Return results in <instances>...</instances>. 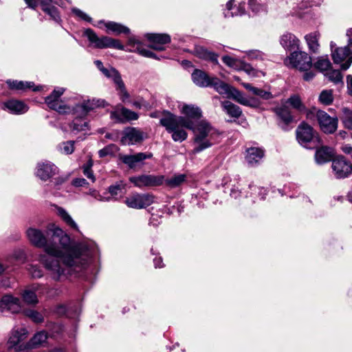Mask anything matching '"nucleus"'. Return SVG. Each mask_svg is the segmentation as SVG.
<instances>
[{"instance_id":"obj_53","label":"nucleus","mask_w":352,"mask_h":352,"mask_svg":"<svg viewBox=\"0 0 352 352\" xmlns=\"http://www.w3.org/2000/svg\"><path fill=\"white\" fill-rule=\"evenodd\" d=\"M237 70H243L248 74L254 76L256 75L255 69L250 64L245 63L244 62H239V65Z\"/></svg>"},{"instance_id":"obj_55","label":"nucleus","mask_w":352,"mask_h":352,"mask_svg":"<svg viewBox=\"0 0 352 352\" xmlns=\"http://www.w3.org/2000/svg\"><path fill=\"white\" fill-rule=\"evenodd\" d=\"M117 89L119 91L118 94H119L120 98L122 100V101L124 102H126V100L129 98L130 95L128 93V91H126L124 84L118 87Z\"/></svg>"},{"instance_id":"obj_30","label":"nucleus","mask_w":352,"mask_h":352,"mask_svg":"<svg viewBox=\"0 0 352 352\" xmlns=\"http://www.w3.org/2000/svg\"><path fill=\"white\" fill-rule=\"evenodd\" d=\"M65 91V89L63 87L55 88L52 94L45 99V102L47 107L51 109L54 108V107L61 101L60 98L64 94Z\"/></svg>"},{"instance_id":"obj_43","label":"nucleus","mask_w":352,"mask_h":352,"mask_svg":"<svg viewBox=\"0 0 352 352\" xmlns=\"http://www.w3.org/2000/svg\"><path fill=\"white\" fill-rule=\"evenodd\" d=\"M71 131L74 133H78L87 129L88 124L87 122L75 118L72 123L69 125Z\"/></svg>"},{"instance_id":"obj_56","label":"nucleus","mask_w":352,"mask_h":352,"mask_svg":"<svg viewBox=\"0 0 352 352\" xmlns=\"http://www.w3.org/2000/svg\"><path fill=\"white\" fill-rule=\"evenodd\" d=\"M28 270L33 278H41L43 276V272L37 265H30Z\"/></svg>"},{"instance_id":"obj_33","label":"nucleus","mask_w":352,"mask_h":352,"mask_svg":"<svg viewBox=\"0 0 352 352\" xmlns=\"http://www.w3.org/2000/svg\"><path fill=\"white\" fill-rule=\"evenodd\" d=\"M38 287L33 286L32 289H25L21 292V296L23 301L28 305H36L38 303V298L36 291Z\"/></svg>"},{"instance_id":"obj_62","label":"nucleus","mask_w":352,"mask_h":352,"mask_svg":"<svg viewBox=\"0 0 352 352\" xmlns=\"http://www.w3.org/2000/svg\"><path fill=\"white\" fill-rule=\"evenodd\" d=\"M302 78L305 81L311 80L316 76V73L314 71H311L310 69L304 71Z\"/></svg>"},{"instance_id":"obj_39","label":"nucleus","mask_w":352,"mask_h":352,"mask_svg":"<svg viewBox=\"0 0 352 352\" xmlns=\"http://www.w3.org/2000/svg\"><path fill=\"white\" fill-rule=\"evenodd\" d=\"M342 115L340 120L344 126L349 130H352V111L347 108L344 107L342 109Z\"/></svg>"},{"instance_id":"obj_51","label":"nucleus","mask_w":352,"mask_h":352,"mask_svg":"<svg viewBox=\"0 0 352 352\" xmlns=\"http://www.w3.org/2000/svg\"><path fill=\"white\" fill-rule=\"evenodd\" d=\"M52 109L60 114H70L72 113V107L63 104L62 101L58 103L56 107Z\"/></svg>"},{"instance_id":"obj_24","label":"nucleus","mask_w":352,"mask_h":352,"mask_svg":"<svg viewBox=\"0 0 352 352\" xmlns=\"http://www.w3.org/2000/svg\"><path fill=\"white\" fill-rule=\"evenodd\" d=\"M193 54L199 58L210 60L214 64H219L218 54L208 51L204 47L197 45L193 50Z\"/></svg>"},{"instance_id":"obj_12","label":"nucleus","mask_w":352,"mask_h":352,"mask_svg":"<svg viewBox=\"0 0 352 352\" xmlns=\"http://www.w3.org/2000/svg\"><path fill=\"white\" fill-rule=\"evenodd\" d=\"M332 168L337 178L346 177L352 173L351 163L342 155L333 160Z\"/></svg>"},{"instance_id":"obj_47","label":"nucleus","mask_w":352,"mask_h":352,"mask_svg":"<svg viewBox=\"0 0 352 352\" xmlns=\"http://www.w3.org/2000/svg\"><path fill=\"white\" fill-rule=\"evenodd\" d=\"M119 148L113 144H111L102 149H100L98 151V155L100 157H104L108 155H113L116 152H118Z\"/></svg>"},{"instance_id":"obj_64","label":"nucleus","mask_w":352,"mask_h":352,"mask_svg":"<svg viewBox=\"0 0 352 352\" xmlns=\"http://www.w3.org/2000/svg\"><path fill=\"white\" fill-rule=\"evenodd\" d=\"M347 91L350 96H352V76H346Z\"/></svg>"},{"instance_id":"obj_48","label":"nucleus","mask_w":352,"mask_h":352,"mask_svg":"<svg viewBox=\"0 0 352 352\" xmlns=\"http://www.w3.org/2000/svg\"><path fill=\"white\" fill-rule=\"evenodd\" d=\"M124 188V185L122 182H120L110 186L108 188V191L111 195L114 197L121 193Z\"/></svg>"},{"instance_id":"obj_40","label":"nucleus","mask_w":352,"mask_h":352,"mask_svg":"<svg viewBox=\"0 0 352 352\" xmlns=\"http://www.w3.org/2000/svg\"><path fill=\"white\" fill-rule=\"evenodd\" d=\"M57 213L69 226L74 230H78L77 224L65 209L58 207L57 208Z\"/></svg>"},{"instance_id":"obj_32","label":"nucleus","mask_w":352,"mask_h":352,"mask_svg":"<svg viewBox=\"0 0 352 352\" xmlns=\"http://www.w3.org/2000/svg\"><path fill=\"white\" fill-rule=\"evenodd\" d=\"M41 6L42 10L48 14L51 19L58 23H60V17L58 9L56 7L51 6L50 3L45 2V1H41Z\"/></svg>"},{"instance_id":"obj_25","label":"nucleus","mask_w":352,"mask_h":352,"mask_svg":"<svg viewBox=\"0 0 352 352\" xmlns=\"http://www.w3.org/2000/svg\"><path fill=\"white\" fill-rule=\"evenodd\" d=\"M182 114L185 115V118L190 120L199 119L201 116V110L193 104H183L180 109Z\"/></svg>"},{"instance_id":"obj_42","label":"nucleus","mask_w":352,"mask_h":352,"mask_svg":"<svg viewBox=\"0 0 352 352\" xmlns=\"http://www.w3.org/2000/svg\"><path fill=\"white\" fill-rule=\"evenodd\" d=\"M318 100L322 104H331L333 101V91L331 89L322 90L319 95Z\"/></svg>"},{"instance_id":"obj_22","label":"nucleus","mask_w":352,"mask_h":352,"mask_svg":"<svg viewBox=\"0 0 352 352\" xmlns=\"http://www.w3.org/2000/svg\"><path fill=\"white\" fill-rule=\"evenodd\" d=\"M280 43L286 50L292 51L299 48L300 40L292 33L286 32L280 36Z\"/></svg>"},{"instance_id":"obj_38","label":"nucleus","mask_w":352,"mask_h":352,"mask_svg":"<svg viewBox=\"0 0 352 352\" xmlns=\"http://www.w3.org/2000/svg\"><path fill=\"white\" fill-rule=\"evenodd\" d=\"M186 180V175L185 174H178L166 179L165 184L170 188H176L184 184Z\"/></svg>"},{"instance_id":"obj_41","label":"nucleus","mask_w":352,"mask_h":352,"mask_svg":"<svg viewBox=\"0 0 352 352\" xmlns=\"http://www.w3.org/2000/svg\"><path fill=\"white\" fill-rule=\"evenodd\" d=\"M88 113L98 107H104L106 102L102 99L92 98L82 102Z\"/></svg>"},{"instance_id":"obj_50","label":"nucleus","mask_w":352,"mask_h":352,"mask_svg":"<svg viewBox=\"0 0 352 352\" xmlns=\"http://www.w3.org/2000/svg\"><path fill=\"white\" fill-rule=\"evenodd\" d=\"M25 314L36 323H39L43 321V316L35 310L28 309L25 311Z\"/></svg>"},{"instance_id":"obj_6","label":"nucleus","mask_w":352,"mask_h":352,"mask_svg":"<svg viewBox=\"0 0 352 352\" xmlns=\"http://www.w3.org/2000/svg\"><path fill=\"white\" fill-rule=\"evenodd\" d=\"M285 64L300 71H307L313 65L311 56L302 51H294L285 60Z\"/></svg>"},{"instance_id":"obj_10","label":"nucleus","mask_w":352,"mask_h":352,"mask_svg":"<svg viewBox=\"0 0 352 352\" xmlns=\"http://www.w3.org/2000/svg\"><path fill=\"white\" fill-rule=\"evenodd\" d=\"M153 196L148 193H135L126 197L124 202L129 208L141 209L151 205L153 203Z\"/></svg>"},{"instance_id":"obj_57","label":"nucleus","mask_w":352,"mask_h":352,"mask_svg":"<svg viewBox=\"0 0 352 352\" xmlns=\"http://www.w3.org/2000/svg\"><path fill=\"white\" fill-rule=\"evenodd\" d=\"M247 55L250 59H261L264 58L265 54L258 50H251L247 52Z\"/></svg>"},{"instance_id":"obj_44","label":"nucleus","mask_w":352,"mask_h":352,"mask_svg":"<svg viewBox=\"0 0 352 352\" xmlns=\"http://www.w3.org/2000/svg\"><path fill=\"white\" fill-rule=\"evenodd\" d=\"M324 76L331 82L338 84L342 82L343 76L338 69H331L324 73Z\"/></svg>"},{"instance_id":"obj_31","label":"nucleus","mask_w":352,"mask_h":352,"mask_svg":"<svg viewBox=\"0 0 352 352\" xmlns=\"http://www.w3.org/2000/svg\"><path fill=\"white\" fill-rule=\"evenodd\" d=\"M320 34L318 32L309 33L305 36V41L309 50L314 53H317L320 47L319 44Z\"/></svg>"},{"instance_id":"obj_2","label":"nucleus","mask_w":352,"mask_h":352,"mask_svg":"<svg viewBox=\"0 0 352 352\" xmlns=\"http://www.w3.org/2000/svg\"><path fill=\"white\" fill-rule=\"evenodd\" d=\"M162 114L160 123L171 134L173 141L182 142L186 140L188 133L185 129L192 131L196 144L192 153H199L212 145V140L217 131L206 120H202L195 124L192 120L176 116L168 111H163Z\"/></svg>"},{"instance_id":"obj_26","label":"nucleus","mask_w":352,"mask_h":352,"mask_svg":"<svg viewBox=\"0 0 352 352\" xmlns=\"http://www.w3.org/2000/svg\"><path fill=\"white\" fill-rule=\"evenodd\" d=\"M234 1L233 0H230L226 3V9L224 11L225 17L242 15L245 13L244 3H239L236 5L234 4Z\"/></svg>"},{"instance_id":"obj_29","label":"nucleus","mask_w":352,"mask_h":352,"mask_svg":"<svg viewBox=\"0 0 352 352\" xmlns=\"http://www.w3.org/2000/svg\"><path fill=\"white\" fill-rule=\"evenodd\" d=\"M333 156V149L330 147L322 146L316 150L315 159L318 164H324L329 162Z\"/></svg>"},{"instance_id":"obj_46","label":"nucleus","mask_w":352,"mask_h":352,"mask_svg":"<svg viewBox=\"0 0 352 352\" xmlns=\"http://www.w3.org/2000/svg\"><path fill=\"white\" fill-rule=\"evenodd\" d=\"M71 113L75 116V118H81L86 116L88 113V111L82 102L72 107Z\"/></svg>"},{"instance_id":"obj_9","label":"nucleus","mask_w":352,"mask_h":352,"mask_svg":"<svg viewBox=\"0 0 352 352\" xmlns=\"http://www.w3.org/2000/svg\"><path fill=\"white\" fill-rule=\"evenodd\" d=\"M129 181L136 187H154L163 184L164 177L163 175H141L130 177Z\"/></svg>"},{"instance_id":"obj_16","label":"nucleus","mask_w":352,"mask_h":352,"mask_svg":"<svg viewBox=\"0 0 352 352\" xmlns=\"http://www.w3.org/2000/svg\"><path fill=\"white\" fill-rule=\"evenodd\" d=\"M145 36L150 42L148 47L157 51L164 50V45L170 41V36L166 34L148 33Z\"/></svg>"},{"instance_id":"obj_27","label":"nucleus","mask_w":352,"mask_h":352,"mask_svg":"<svg viewBox=\"0 0 352 352\" xmlns=\"http://www.w3.org/2000/svg\"><path fill=\"white\" fill-rule=\"evenodd\" d=\"M28 331L24 328L14 329L10 336L8 344L9 348L15 347L18 344L25 340L27 337Z\"/></svg>"},{"instance_id":"obj_23","label":"nucleus","mask_w":352,"mask_h":352,"mask_svg":"<svg viewBox=\"0 0 352 352\" xmlns=\"http://www.w3.org/2000/svg\"><path fill=\"white\" fill-rule=\"evenodd\" d=\"M264 156V151L260 148L251 147L246 150L245 160L250 166L259 163Z\"/></svg>"},{"instance_id":"obj_60","label":"nucleus","mask_w":352,"mask_h":352,"mask_svg":"<svg viewBox=\"0 0 352 352\" xmlns=\"http://www.w3.org/2000/svg\"><path fill=\"white\" fill-rule=\"evenodd\" d=\"M90 194L94 199H96V200L100 201H109L111 199V198L110 197H103L96 190L91 191Z\"/></svg>"},{"instance_id":"obj_59","label":"nucleus","mask_w":352,"mask_h":352,"mask_svg":"<svg viewBox=\"0 0 352 352\" xmlns=\"http://www.w3.org/2000/svg\"><path fill=\"white\" fill-rule=\"evenodd\" d=\"M109 78H111L113 80L117 87L124 84L122 80L120 74L116 69L113 72L112 76Z\"/></svg>"},{"instance_id":"obj_61","label":"nucleus","mask_w":352,"mask_h":352,"mask_svg":"<svg viewBox=\"0 0 352 352\" xmlns=\"http://www.w3.org/2000/svg\"><path fill=\"white\" fill-rule=\"evenodd\" d=\"M127 45L131 47L130 49H136L137 46H142L141 43L134 36L129 38Z\"/></svg>"},{"instance_id":"obj_3","label":"nucleus","mask_w":352,"mask_h":352,"mask_svg":"<svg viewBox=\"0 0 352 352\" xmlns=\"http://www.w3.org/2000/svg\"><path fill=\"white\" fill-rule=\"evenodd\" d=\"M87 252L85 247L81 245L72 248L70 247L69 244L68 245L67 251H65L63 255L58 259L61 265H64L65 260L69 261L73 265L68 267L65 275L61 277L58 280L66 278L67 274H71L72 271H75V269H73V267L82 266L85 264L88 256Z\"/></svg>"},{"instance_id":"obj_19","label":"nucleus","mask_w":352,"mask_h":352,"mask_svg":"<svg viewBox=\"0 0 352 352\" xmlns=\"http://www.w3.org/2000/svg\"><path fill=\"white\" fill-rule=\"evenodd\" d=\"M111 118L118 122L124 123L138 119V114L124 107L117 109L111 112Z\"/></svg>"},{"instance_id":"obj_11","label":"nucleus","mask_w":352,"mask_h":352,"mask_svg":"<svg viewBox=\"0 0 352 352\" xmlns=\"http://www.w3.org/2000/svg\"><path fill=\"white\" fill-rule=\"evenodd\" d=\"M152 157L153 154L151 153L141 152L133 155L120 154L119 155V159L129 168L133 169L138 166H143L144 161L147 159H151Z\"/></svg>"},{"instance_id":"obj_7","label":"nucleus","mask_w":352,"mask_h":352,"mask_svg":"<svg viewBox=\"0 0 352 352\" xmlns=\"http://www.w3.org/2000/svg\"><path fill=\"white\" fill-rule=\"evenodd\" d=\"M330 47L331 57L334 63H342L341 69L342 70L348 69L352 63V56H350V54H352L349 52L348 48L346 47H338L333 41L331 42Z\"/></svg>"},{"instance_id":"obj_34","label":"nucleus","mask_w":352,"mask_h":352,"mask_svg":"<svg viewBox=\"0 0 352 352\" xmlns=\"http://www.w3.org/2000/svg\"><path fill=\"white\" fill-rule=\"evenodd\" d=\"M221 104L226 113L231 117L238 118L241 116L242 111L239 106L230 101L222 102Z\"/></svg>"},{"instance_id":"obj_28","label":"nucleus","mask_w":352,"mask_h":352,"mask_svg":"<svg viewBox=\"0 0 352 352\" xmlns=\"http://www.w3.org/2000/svg\"><path fill=\"white\" fill-rule=\"evenodd\" d=\"M241 85L252 94L263 100H271L274 98L273 94L270 91L252 86L250 83L242 82Z\"/></svg>"},{"instance_id":"obj_35","label":"nucleus","mask_w":352,"mask_h":352,"mask_svg":"<svg viewBox=\"0 0 352 352\" xmlns=\"http://www.w3.org/2000/svg\"><path fill=\"white\" fill-rule=\"evenodd\" d=\"M104 25L108 32H112L116 34H120L122 33L129 34L130 32L127 27L113 21L107 22L104 23Z\"/></svg>"},{"instance_id":"obj_18","label":"nucleus","mask_w":352,"mask_h":352,"mask_svg":"<svg viewBox=\"0 0 352 352\" xmlns=\"http://www.w3.org/2000/svg\"><path fill=\"white\" fill-rule=\"evenodd\" d=\"M273 111L280 119L281 123H279V125L281 128L285 131L288 130L287 125L293 120V116L289 107L284 103L274 108Z\"/></svg>"},{"instance_id":"obj_54","label":"nucleus","mask_w":352,"mask_h":352,"mask_svg":"<svg viewBox=\"0 0 352 352\" xmlns=\"http://www.w3.org/2000/svg\"><path fill=\"white\" fill-rule=\"evenodd\" d=\"M125 50L130 52H137L141 56L147 58L151 56V51L143 48L142 46H137L136 49H128Z\"/></svg>"},{"instance_id":"obj_45","label":"nucleus","mask_w":352,"mask_h":352,"mask_svg":"<svg viewBox=\"0 0 352 352\" xmlns=\"http://www.w3.org/2000/svg\"><path fill=\"white\" fill-rule=\"evenodd\" d=\"M74 141L63 142L58 145V149L61 153L72 154L74 151Z\"/></svg>"},{"instance_id":"obj_49","label":"nucleus","mask_w":352,"mask_h":352,"mask_svg":"<svg viewBox=\"0 0 352 352\" xmlns=\"http://www.w3.org/2000/svg\"><path fill=\"white\" fill-rule=\"evenodd\" d=\"M47 336L46 333L44 331H41L34 336L31 340V342L34 346L39 345L45 342L47 340Z\"/></svg>"},{"instance_id":"obj_63","label":"nucleus","mask_w":352,"mask_h":352,"mask_svg":"<svg viewBox=\"0 0 352 352\" xmlns=\"http://www.w3.org/2000/svg\"><path fill=\"white\" fill-rule=\"evenodd\" d=\"M346 36H348V44L345 47L348 48L349 52L352 54V28L347 30Z\"/></svg>"},{"instance_id":"obj_37","label":"nucleus","mask_w":352,"mask_h":352,"mask_svg":"<svg viewBox=\"0 0 352 352\" xmlns=\"http://www.w3.org/2000/svg\"><path fill=\"white\" fill-rule=\"evenodd\" d=\"M314 67L320 72H327L331 67V63L327 56H320L314 63Z\"/></svg>"},{"instance_id":"obj_17","label":"nucleus","mask_w":352,"mask_h":352,"mask_svg":"<svg viewBox=\"0 0 352 352\" xmlns=\"http://www.w3.org/2000/svg\"><path fill=\"white\" fill-rule=\"evenodd\" d=\"M296 138L300 144L306 146L314 138V129L307 123H301L296 129Z\"/></svg>"},{"instance_id":"obj_58","label":"nucleus","mask_w":352,"mask_h":352,"mask_svg":"<svg viewBox=\"0 0 352 352\" xmlns=\"http://www.w3.org/2000/svg\"><path fill=\"white\" fill-rule=\"evenodd\" d=\"M72 12L74 14H75V15H76L81 19H82L85 21H87V22L91 21V18L90 16H89L86 13H85L84 12L80 10V9L73 8Z\"/></svg>"},{"instance_id":"obj_1","label":"nucleus","mask_w":352,"mask_h":352,"mask_svg":"<svg viewBox=\"0 0 352 352\" xmlns=\"http://www.w3.org/2000/svg\"><path fill=\"white\" fill-rule=\"evenodd\" d=\"M27 236L32 244L37 248H44L47 254H40L39 262L43 264L53 280H59L65 275L68 267L73 265L68 260H65L61 265L59 258L67 251L70 244V239L65 232L55 224L48 226L47 239L41 230L30 228L26 231Z\"/></svg>"},{"instance_id":"obj_21","label":"nucleus","mask_w":352,"mask_h":352,"mask_svg":"<svg viewBox=\"0 0 352 352\" xmlns=\"http://www.w3.org/2000/svg\"><path fill=\"white\" fill-rule=\"evenodd\" d=\"M3 105L4 109L16 115L23 114L29 109L28 106L25 103L17 100H9L5 102Z\"/></svg>"},{"instance_id":"obj_20","label":"nucleus","mask_w":352,"mask_h":352,"mask_svg":"<svg viewBox=\"0 0 352 352\" xmlns=\"http://www.w3.org/2000/svg\"><path fill=\"white\" fill-rule=\"evenodd\" d=\"M143 140V133L135 128H128L124 131L121 142L124 145L134 144Z\"/></svg>"},{"instance_id":"obj_15","label":"nucleus","mask_w":352,"mask_h":352,"mask_svg":"<svg viewBox=\"0 0 352 352\" xmlns=\"http://www.w3.org/2000/svg\"><path fill=\"white\" fill-rule=\"evenodd\" d=\"M21 308L20 299L12 295H4L0 300V313L6 309L12 314H17L21 311Z\"/></svg>"},{"instance_id":"obj_4","label":"nucleus","mask_w":352,"mask_h":352,"mask_svg":"<svg viewBox=\"0 0 352 352\" xmlns=\"http://www.w3.org/2000/svg\"><path fill=\"white\" fill-rule=\"evenodd\" d=\"M192 79L199 87H212L218 93L226 92V83L216 77H210L201 70L195 69L192 74Z\"/></svg>"},{"instance_id":"obj_52","label":"nucleus","mask_w":352,"mask_h":352,"mask_svg":"<svg viewBox=\"0 0 352 352\" xmlns=\"http://www.w3.org/2000/svg\"><path fill=\"white\" fill-rule=\"evenodd\" d=\"M222 60L226 65L235 69H238L240 62V60L229 56H223Z\"/></svg>"},{"instance_id":"obj_8","label":"nucleus","mask_w":352,"mask_h":352,"mask_svg":"<svg viewBox=\"0 0 352 352\" xmlns=\"http://www.w3.org/2000/svg\"><path fill=\"white\" fill-rule=\"evenodd\" d=\"M315 115L320 129L324 133L332 134L337 130L338 125L337 117H331L322 110H316Z\"/></svg>"},{"instance_id":"obj_14","label":"nucleus","mask_w":352,"mask_h":352,"mask_svg":"<svg viewBox=\"0 0 352 352\" xmlns=\"http://www.w3.org/2000/svg\"><path fill=\"white\" fill-rule=\"evenodd\" d=\"M58 167L53 163L46 161L36 165V175L43 181H47L58 173Z\"/></svg>"},{"instance_id":"obj_13","label":"nucleus","mask_w":352,"mask_h":352,"mask_svg":"<svg viewBox=\"0 0 352 352\" xmlns=\"http://www.w3.org/2000/svg\"><path fill=\"white\" fill-rule=\"evenodd\" d=\"M226 92L219 93L221 95H226L228 97L232 98L237 102L248 107H256L259 105V102L256 99L248 98L244 96L243 93L235 88L230 87L226 84Z\"/></svg>"},{"instance_id":"obj_36","label":"nucleus","mask_w":352,"mask_h":352,"mask_svg":"<svg viewBox=\"0 0 352 352\" xmlns=\"http://www.w3.org/2000/svg\"><path fill=\"white\" fill-rule=\"evenodd\" d=\"M285 103L287 105L289 104L292 108L299 112H303L306 110L305 104L302 103L301 98L298 95L291 96Z\"/></svg>"},{"instance_id":"obj_5","label":"nucleus","mask_w":352,"mask_h":352,"mask_svg":"<svg viewBox=\"0 0 352 352\" xmlns=\"http://www.w3.org/2000/svg\"><path fill=\"white\" fill-rule=\"evenodd\" d=\"M85 35L87 37L91 45L95 48H114L124 50V46L119 40L109 36L99 37L91 29H87L85 31Z\"/></svg>"}]
</instances>
